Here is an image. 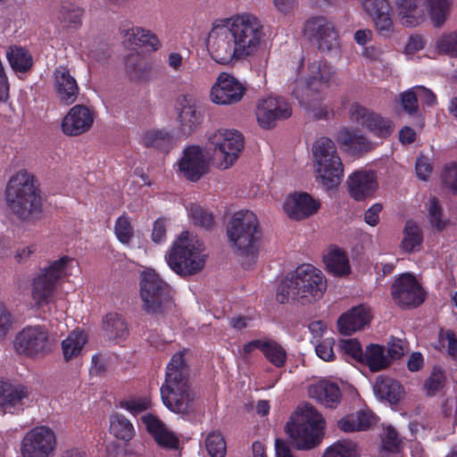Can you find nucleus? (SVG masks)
<instances>
[{
	"label": "nucleus",
	"mask_w": 457,
	"mask_h": 457,
	"mask_svg": "<svg viewBox=\"0 0 457 457\" xmlns=\"http://www.w3.org/2000/svg\"><path fill=\"white\" fill-rule=\"evenodd\" d=\"M227 235L237 254L245 257L244 269H252L258 258V245L262 236L257 216L248 210L236 212L228 223Z\"/></svg>",
	"instance_id": "f257e3e1"
},
{
	"label": "nucleus",
	"mask_w": 457,
	"mask_h": 457,
	"mask_svg": "<svg viewBox=\"0 0 457 457\" xmlns=\"http://www.w3.org/2000/svg\"><path fill=\"white\" fill-rule=\"evenodd\" d=\"M188 377L183 353H174L166 367L165 380L161 387L162 403L173 412L186 411L195 399Z\"/></svg>",
	"instance_id": "f03ea898"
},
{
	"label": "nucleus",
	"mask_w": 457,
	"mask_h": 457,
	"mask_svg": "<svg viewBox=\"0 0 457 457\" xmlns=\"http://www.w3.org/2000/svg\"><path fill=\"white\" fill-rule=\"evenodd\" d=\"M5 198L8 208L21 220L32 219L41 212L42 201L37 179L26 170H20L9 179Z\"/></svg>",
	"instance_id": "7ed1b4c3"
},
{
	"label": "nucleus",
	"mask_w": 457,
	"mask_h": 457,
	"mask_svg": "<svg viewBox=\"0 0 457 457\" xmlns=\"http://www.w3.org/2000/svg\"><path fill=\"white\" fill-rule=\"evenodd\" d=\"M327 289V281L322 271L312 264L303 263L283 279L277 291L276 299L280 303L292 300L314 299L323 295Z\"/></svg>",
	"instance_id": "20e7f679"
},
{
	"label": "nucleus",
	"mask_w": 457,
	"mask_h": 457,
	"mask_svg": "<svg viewBox=\"0 0 457 457\" xmlns=\"http://www.w3.org/2000/svg\"><path fill=\"white\" fill-rule=\"evenodd\" d=\"M204 246L197 236L183 231L170 245L165 259L168 266L182 278L200 272L206 262Z\"/></svg>",
	"instance_id": "39448f33"
},
{
	"label": "nucleus",
	"mask_w": 457,
	"mask_h": 457,
	"mask_svg": "<svg viewBox=\"0 0 457 457\" xmlns=\"http://www.w3.org/2000/svg\"><path fill=\"white\" fill-rule=\"evenodd\" d=\"M74 262V258L62 255L39 269L31 283V297L37 308L54 300L58 285L71 275Z\"/></svg>",
	"instance_id": "423d86ee"
},
{
	"label": "nucleus",
	"mask_w": 457,
	"mask_h": 457,
	"mask_svg": "<svg viewBox=\"0 0 457 457\" xmlns=\"http://www.w3.org/2000/svg\"><path fill=\"white\" fill-rule=\"evenodd\" d=\"M324 419L311 404L298 408V411L287 423L286 429L299 450H310L321 442Z\"/></svg>",
	"instance_id": "0eeeda50"
},
{
	"label": "nucleus",
	"mask_w": 457,
	"mask_h": 457,
	"mask_svg": "<svg viewBox=\"0 0 457 457\" xmlns=\"http://www.w3.org/2000/svg\"><path fill=\"white\" fill-rule=\"evenodd\" d=\"M140 298L142 308L151 315H161L174 306L172 289L153 269L140 274Z\"/></svg>",
	"instance_id": "6e6552de"
},
{
	"label": "nucleus",
	"mask_w": 457,
	"mask_h": 457,
	"mask_svg": "<svg viewBox=\"0 0 457 457\" xmlns=\"http://www.w3.org/2000/svg\"><path fill=\"white\" fill-rule=\"evenodd\" d=\"M312 154L316 163L317 179L329 190L336 188L344 176V166L335 143L327 137L315 140Z\"/></svg>",
	"instance_id": "1a4fd4ad"
},
{
	"label": "nucleus",
	"mask_w": 457,
	"mask_h": 457,
	"mask_svg": "<svg viewBox=\"0 0 457 457\" xmlns=\"http://www.w3.org/2000/svg\"><path fill=\"white\" fill-rule=\"evenodd\" d=\"M245 147L243 135L236 129H220L208 137L207 152L218 162V167L226 170L238 159Z\"/></svg>",
	"instance_id": "9d476101"
},
{
	"label": "nucleus",
	"mask_w": 457,
	"mask_h": 457,
	"mask_svg": "<svg viewBox=\"0 0 457 457\" xmlns=\"http://www.w3.org/2000/svg\"><path fill=\"white\" fill-rule=\"evenodd\" d=\"M227 27L243 58L252 55L258 49L263 32L256 16L251 13L237 15L228 21Z\"/></svg>",
	"instance_id": "9b49d317"
},
{
	"label": "nucleus",
	"mask_w": 457,
	"mask_h": 457,
	"mask_svg": "<svg viewBox=\"0 0 457 457\" xmlns=\"http://www.w3.org/2000/svg\"><path fill=\"white\" fill-rule=\"evenodd\" d=\"M335 73L334 67L325 60L320 59L310 62L304 76V87H295L292 91L293 96L301 104H310L311 96L328 87L330 79Z\"/></svg>",
	"instance_id": "f8f14e48"
},
{
	"label": "nucleus",
	"mask_w": 457,
	"mask_h": 457,
	"mask_svg": "<svg viewBox=\"0 0 457 457\" xmlns=\"http://www.w3.org/2000/svg\"><path fill=\"white\" fill-rule=\"evenodd\" d=\"M49 334L45 326H26L13 340L17 353L30 358L45 356L49 351Z\"/></svg>",
	"instance_id": "ddd939ff"
},
{
	"label": "nucleus",
	"mask_w": 457,
	"mask_h": 457,
	"mask_svg": "<svg viewBox=\"0 0 457 457\" xmlns=\"http://www.w3.org/2000/svg\"><path fill=\"white\" fill-rule=\"evenodd\" d=\"M208 51L218 63L228 64L234 60L244 59L235 46L234 38L227 26L212 29L207 41Z\"/></svg>",
	"instance_id": "4468645a"
},
{
	"label": "nucleus",
	"mask_w": 457,
	"mask_h": 457,
	"mask_svg": "<svg viewBox=\"0 0 457 457\" xmlns=\"http://www.w3.org/2000/svg\"><path fill=\"white\" fill-rule=\"evenodd\" d=\"M56 446L54 432L46 426L30 429L21 441L23 457H50Z\"/></svg>",
	"instance_id": "2eb2a0df"
},
{
	"label": "nucleus",
	"mask_w": 457,
	"mask_h": 457,
	"mask_svg": "<svg viewBox=\"0 0 457 457\" xmlns=\"http://www.w3.org/2000/svg\"><path fill=\"white\" fill-rule=\"evenodd\" d=\"M349 115L353 122L361 125L378 137L386 138L394 132L395 124L392 120L381 116L359 103L351 104Z\"/></svg>",
	"instance_id": "dca6fc26"
},
{
	"label": "nucleus",
	"mask_w": 457,
	"mask_h": 457,
	"mask_svg": "<svg viewBox=\"0 0 457 457\" xmlns=\"http://www.w3.org/2000/svg\"><path fill=\"white\" fill-rule=\"evenodd\" d=\"M304 34L317 43L320 52H329L338 46V32L324 16L311 17L304 24Z\"/></svg>",
	"instance_id": "f3484780"
},
{
	"label": "nucleus",
	"mask_w": 457,
	"mask_h": 457,
	"mask_svg": "<svg viewBox=\"0 0 457 457\" xmlns=\"http://www.w3.org/2000/svg\"><path fill=\"white\" fill-rule=\"evenodd\" d=\"M391 294L398 305L407 307H418L426 298L422 287L410 273L403 274L393 283Z\"/></svg>",
	"instance_id": "a211bd4d"
},
{
	"label": "nucleus",
	"mask_w": 457,
	"mask_h": 457,
	"mask_svg": "<svg viewBox=\"0 0 457 457\" xmlns=\"http://www.w3.org/2000/svg\"><path fill=\"white\" fill-rule=\"evenodd\" d=\"M291 115L290 104L281 96H269L260 100L257 104V120L263 129H271L278 120L287 119Z\"/></svg>",
	"instance_id": "6ab92c4d"
},
{
	"label": "nucleus",
	"mask_w": 457,
	"mask_h": 457,
	"mask_svg": "<svg viewBox=\"0 0 457 457\" xmlns=\"http://www.w3.org/2000/svg\"><path fill=\"white\" fill-rule=\"evenodd\" d=\"M245 87L232 75L221 72L211 89V99L217 104H234L241 101Z\"/></svg>",
	"instance_id": "aec40b11"
},
{
	"label": "nucleus",
	"mask_w": 457,
	"mask_h": 457,
	"mask_svg": "<svg viewBox=\"0 0 457 457\" xmlns=\"http://www.w3.org/2000/svg\"><path fill=\"white\" fill-rule=\"evenodd\" d=\"M178 166L183 177L192 182L198 181L209 170L202 148L195 145L184 149Z\"/></svg>",
	"instance_id": "412c9836"
},
{
	"label": "nucleus",
	"mask_w": 457,
	"mask_h": 457,
	"mask_svg": "<svg viewBox=\"0 0 457 457\" xmlns=\"http://www.w3.org/2000/svg\"><path fill=\"white\" fill-rule=\"evenodd\" d=\"M320 207V202L304 192L288 195L284 204L287 215L295 220L309 218L316 213Z\"/></svg>",
	"instance_id": "4be33fe9"
},
{
	"label": "nucleus",
	"mask_w": 457,
	"mask_h": 457,
	"mask_svg": "<svg viewBox=\"0 0 457 457\" xmlns=\"http://www.w3.org/2000/svg\"><path fill=\"white\" fill-rule=\"evenodd\" d=\"M93 122V112L86 105L76 104L64 116L62 129L68 136H79L89 130Z\"/></svg>",
	"instance_id": "5701e85b"
},
{
	"label": "nucleus",
	"mask_w": 457,
	"mask_h": 457,
	"mask_svg": "<svg viewBox=\"0 0 457 457\" xmlns=\"http://www.w3.org/2000/svg\"><path fill=\"white\" fill-rule=\"evenodd\" d=\"M29 401V391L23 385H12L0 380V406L9 412L24 410Z\"/></svg>",
	"instance_id": "b1692460"
},
{
	"label": "nucleus",
	"mask_w": 457,
	"mask_h": 457,
	"mask_svg": "<svg viewBox=\"0 0 457 457\" xmlns=\"http://www.w3.org/2000/svg\"><path fill=\"white\" fill-rule=\"evenodd\" d=\"M350 195L356 201H362L373 195L378 188L376 173L373 170L354 171L347 179Z\"/></svg>",
	"instance_id": "393cba45"
},
{
	"label": "nucleus",
	"mask_w": 457,
	"mask_h": 457,
	"mask_svg": "<svg viewBox=\"0 0 457 457\" xmlns=\"http://www.w3.org/2000/svg\"><path fill=\"white\" fill-rule=\"evenodd\" d=\"M54 79V87L59 100L67 105L73 104L78 98L79 87L69 69L63 66L56 67Z\"/></svg>",
	"instance_id": "a878e982"
},
{
	"label": "nucleus",
	"mask_w": 457,
	"mask_h": 457,
	"mask_svg": "<svg viewBox=\"0 0 457 457\" xmlns=\"http://www.w3.org/2000/svg\"><path fill=\"white\" fill-rule=\"evenodd\" d=\"M308 393L310 397L327 408H337L342 400V393L338 385L328 379H321L311 385Z\"/></svg>",
	"instance_id": "bb28decb"
},
{
	"label": "nucleus",
	"mask_w": 457,
	"mask_h": 457,
	"mask_svg": "<svg viewBox=\"0 0 457 457\" xmlns=\"http://www.w3.org/2000/svg\"><path fill=\"white\" fill-rule=\"evenodd\" d=\"M178 120L185 135H190L202 121V115L196 111L195 100L188 96H180L177 99Z\"/></svg>",
	"instance_id": "cd10ccee"
},
{
	"label": "nucleus",
	"mask_w": 457,
	"mask_h": 457,
	"mask_svg": "<svg viewBox=\"0 0 457 457\" xmlns=\"http://www.w3.org/2000/svg\"><path fill=\"white\" fill-rule=\"evenodd\" d=\"M370 309L361 304L353 307L343 313L337 320V327L340 334L350 336L352 333L363 328L370 320Z\"/></svg>",
	"instance_id": "c85d7f7f"
},
{
	"label": "nucleus",
	"mask_w": 457,
	"mask_h": 457,
	"mask_svg": "<svg viewBox=\"0 0 457 457\" xmlns=\"http://www.w3.org/2000/svg\"><path fill=\"white\" fill-rule=\"evenodd\" d=\"M373 391L379 400L386 401L391 404H396L402 398L403 386L394 378L380 375L376 378Z\"/></svg>",
	"instance_id": "c756f323"
},
{
	"label": "nucleus",
	"mask_w": 457,
	"mask_h": 457,
	"mask_svg": "<svg viewBox=\"0 0 457 457\" xmlns=\"http://www.w3.org/2000/svg\"><path fill=\"white\" fill-rule=\"evenodd\" d=\"M374 416L370 411L349 413L337 421V427L344 432L365 431L374 424Z\"/></svg>",
	"instance_id": "7c9ffc66"
},
{
	"label": "nucleus",
	"mask_w": 457,
	"mask_h": 457,
	"mask_svg": "<svg viewBox=\"0 0 457 457\" xmlns=\"http://www.w3.org/2000/svg\"><path fill=\"white\" fill-rule=\"evenodd\" d=\"M83 9L74 3L63 0L56 13V20L63 29H78L81 25Z\"/></svg>",
	"instance_id": "2f4dec72"
},
{
	"label": "nucleus",
	"mask_w": 457,
	"mask_h": 457,
	"mask_svg": "<svg viewBox=\"0 0 457 457\" xmlns=\"http://www.w3.org/2000/svg\"><path fill=\"white\" fill-rule=\"evenodd\" d=\"M125 37L131 45L145 47L151 52H155L161 47L158 37L150 30L141 27H132L128 29Z\"/></svg>",
	"instance_id": "473e14b6"
},
{
	"label": "nucleus",
	"mask_w": 457,
	"mask_h": 457,
	"mask_svg": "<svg viewBox=\"0 0 457 457\" xmlns=\"http://www.w3.org/2000/svg\"><path fill=\"white\" fill-rule=\"evenodd\" d=\"M142 143L145 147H152L168 153L175 145V139L169 131L152 129L143 134Z\"/></svg>",
	"instance_id": "72a5a7b5"
},
{
	"label": "nucleus",
	"mask_w": 457,
	"mask_h": 457,
	"mask_svg": "<svg viewBox=\"0 0 457 457\" xmlns=\"http://www.w3.org/2000/svg\"><path fill=\"white\" fill-rule=\"evenodd\" d=\"M324 263L328 271L335 276L343 277L351 271L347 254L338 247L331 249L324 256Z\"/></svg>",
	"instance_id": "f704fd0d"
},
{
	"label": "nucleus",
	"mask_w": 457,
	"mask_h": 457,
	"mask_svg": "<svg viewBox=\"0 0 457 457\" xmlns=\"http://www.w3.org/2000/svg\"><path fill=\"white\" fill-rule=\"evenodd\" d=\"M103 328L110 339L124 340L129 336L128 323L123 315L107 313L103 320Z\"/></svg>",
	"instance_id": "c9c22d12"
},
{
	"label": "nucleus",
	"mask_w": 457,
	"mask_h": 457,
	"mask_svg": "<svg viewBox=\"0 0 457 457\" xmlns=\"http://www.w3.org/2000/svg\"><path fill=\"white\" fill-rule=\"evenodd\" d=\"M125 70L130 79L146 80L150 74V66L145 57L138 53H131L125 59Z\"/></svg>",
	"instance_id": "e433bc0d"
},
{
	"label": "nucleus",
	"mask_w": 457,
	"mask_h": 457,
	"mask_svg": "<svg viewBox=\"0 0 457 457\" xmlns=\"http://www.w3.org/2000/svg\"><path fill=\"white\" fill-rule=\"evenodd\" d=\"M262 353L270 364L278 369L283 368L287 363V350L274 339L263 340Z\"/></svg>",
	"instance_id": "4c0bfd02"
},
{
	"label": "nucleus",
	"mask_w": 457,
	"mask_h": 457,
	"mask_svg": "<svg viewBox=\"0 0 457 457\" xmlns=\"http://www.w3.org/2000/svg\"><path fill=\"white\" fill-rule=\"evenodd\" d=\"M87 343V337L82 331L73 330L62 341L63 359L69 361L78 357Z\"/></svg>",
	"instance_id": "58836bf2"
},
{
	"label": "nucleus",
	"mask_w": 457,
	"mask_h": 457,
	"mask_svg": "<svg viewBox=\"0 0 457 457\" xmlns=\"http://www.w3.org/2000/svg\"><path fill=\"white\" fill-rule=\"evenodd\" d=\"M110 433L119 440L129 442L135 436V428L124 415L114 413L110 419Z\"/></svg>",
	"instance_id": "ea45409f"
},
{
	"label": "nucleus",
	"mask_w": 457,
	"mask_h": 457,
	"mask_svg": "<svg viewBox=\"0 0 457 457\" xmlns=\"http://www.w3.org/2000/svg\"><path fill=\"white\" fill-rule=\"evenodd\" d=\"M361 363H365L371 371L375 372L386 369L390 362L385 355L383 346L370 344L366 347Z\"/></svg>",
	"instance_id": "a19ab883"
},
{
	"label": "nucleus",
	"mask_w": 457,
	"mask_h": 457,
	"mask_svg": "<svg viewBox=\"0 0 457 457\" xmlns=\"http://www.w3.org/2000/svg\"><path fill=\"white\" fill-rule=\"evenodd\" d=\"M423 241V235L420 227L412 220H408L403 230V238L401 247L404 252L419 251Z\"/></svg>",
	"instance_id": "79ce46f5"
},
{
	"label": "nucleus",
	"mask_w": 457,
	"mask_h": 457,
	"mask_svg": "<svg viewBox=\"0 0 457 457\" xmlns=\"http://www.w3.org/2000/svg\"><path fill=\"white\" fill-rule=\"evenodd\" d=\"M397 7L403 24L415 27L420 23L422 15L417 0H397Z\"/></svg>",
	"instance_id": "37998d69"
},
{
	"label": "nucleus",
	"mask_w": 457,
	"mask_h": 457,
	"mask_svg": "<svg viewBox=\"0 0 457 457\" xmlns=\"http://www.w3.org/2000/svg\"><path fill=\"white\" fill-rule=\"evenodd\" d=\"M7 59L11 67L19 72L28 71L33 63L29 52L21 46L11 48V51L7 53Z\"/></svg>",
	"instance_id": "c03bdc74"
},
{
	"label": "nucleus",
	"mask_w": 457,
	"mask_h": 457,
	"mask_svg": "<svg viewBox=\"0 0 457 457\" xmlns=\"http://www.w3.org/2000/svg\"><path fill=\"white\" fill-rule=\"evenodd\" d=\"M323 457H359L357 445L351 440H338L326 450Z\"/></svg>",
	"instance_id": "a18cd8bd"
},
{
	"label": "nucleus",
	"mask_w": 457,
	"mask_h": 457,
	"mask_svg": "<svg viewBox=\"0 0 457 457\" xmlns=\"http://www.w3.org/2000/svg\"><path fill=\"white\" fill-rule=\"evenodd\" d=\"M119 406L129 411L132 416L137 417L138 414L151 409V399L147 396L134 395L120 400Z\"/></svg>",
	"instance_id": "49530a36"
},
{
	"label": "nucleus",
	"mask_w": 457,
	"mask_h": 457,
	"mask_svg": "<svg viewBox=\"0 0 457 457\" xmlns=\"http://www.w3.org/2000/svg\"><path fill=\"white\" fill-rule=\"evenodd\" d=\"M371 18L379 36L384 37H390L393 35L395 27L393 21V10L391 7L386 11L385 10L380 12Z\"/></svg>",
	"instance_id": "de8ad7c7"
},
{
	"label": "nucleus",
	"mask_w": 457,
	"mask_h": 457,
	"mask_svg": "<svg viewBox=\"0 0 457 457\" xmlns=\"http://www.w3.org/2000/svg\"><path fill=\"white\" fill-rule=\"evenodd\" d=\"M114 234L122 245H129L134 237V228L129 217L123 213L114 223Z\"/></svg>",
	"instance_id": "09e8293b"
},
{
	"label": "nucleus",
	"mask_w": 457,
	"mask_h": 457,
	"mask_svg": "<svg viewBox=\"0 0 457 457\" xmlns=\"http://www.w3.org/2000/svg\"><path fill=\"white\" fill-rule=\"evenodd\" d=\"M430 9V18L433 24L439 28L445 20L449 12V0H427Z\"/></svg>",
	"instance_id": "8fccbe9b"
},
{
	"label": "nucleus",
	"mask_w": 457,
	"mask_h": 457,
	"mask_svg": "<svg viewBox=\"0 0 457 457\" xmlns=\"http://www.w3.org/2000/svg\"><path fill=\"white\" fill-rule=\"evenodd\" d=\"M445 376L441 368L435 367L431 374L425 379L423 387L427 395L435 396L445 386Z\"/></svg>",
	"instance_id": "3c124183"
},
{
	"label": "nucleus",
	"mask_w": 457,
	"mask_h": 457,
	"mask_svg": "<svg viewBox=\"0 0 457 457\" xmlns=\"http://www.w3.org/2000/svg\"><path fill=\"white\" fill-rule=\"evenodd\" d=\"M205 448L211 457H225L226 455V443L219 432L208 434L205 439Z\"/></svg>",
	"instance_id": "603ef678"
},
{
	"label": "nucleus",
	"mask_w": 457,
	"mask_h": 457,
	"mask_svg": "<svg viewBox=\"0 0 457 457\" xmlns=\"http://www.w3.org/2000/svg\"><path fill=\"white\" fill-rule=\"evenodd\" d=\"M439 54H445L451 57H457V29L443 34L436 43Z\"/></svg>",
	"instance_id": "864d4df0"
},
{
	"label": "nucleus",
	"mask_w": 457,
	"mask_h": 457,
	"mask_svg": "<svg viewBox=\"0 0 457 457\" xmlns=\"http://www.w3.org/2000/svg\"><path fill=\"white\" fill-rule=\"evenodd\" d=\"M401 105L405 113L415 117L419 114V98L416 88H410L400 94Z\"/></svg>",
	"instance_id": "5fc2aeb1"
},
{
	"label": "nucleus",
	"mask_w": 457,
	"mask_h": 457,
	"mask_svg": "<svg viewBox=\"0 0 457 457\" xmlns=\"http://www.w3.org/2000/svg\"><path fill=\"white\" fill-rule=\"evenodd\" d=\"M190 215L194 223L197 226L209 229L214 224L212 214L198 204L190 206Z\"/></svg>",
	"instance_id": "6e6d98bb"
},
{
	"label": "nucleus",
	"mask_w": 457,
	"mask_h": 457,
	"mask_svg": "<svg viewBox=\"0 0 457 457\" xmlns=\"http://www.w3.org/2000/svg\"><path fill=\"white\" fill-rule=\"evenodd\" d=\"M401 444L396 430L393 427H388L382 438L381 449L386 453H397L401 450Z\"/></svg>",
	"instance_id": "4d7b16f0"
},
{
	"label": "nucleus",
	"mask_w": 457,
	"mask_h": 457,
	"mask_svg": "<svg viewBox=\"0 0 457 457\" xmlns=\"http://www.w3.org/2000/svg\"><path fill=\"white\" fill-rule=\"evenodd\" d=\"M443 210L439 204V201L436 197H432L429 200L428 207V219L432 227L436 230L442 231L446 225V222L442 220Z\"/></svg>",
	"instance_id": "13d9d810"
},
{
	"label": "nucleus",
	"mask_w": 457,
	"mask_h": 457,
	"mask_svg": "<svg viewBox=\"0 0 457 457\" xmlns=\"http://www.w3.org/2000/svg\"><path fill=\"white\" fill-rule=\"evenodd\" d=\"M338 139L341 144L351 147L359 146L360 149H366L369 145V142L365 137L357 135L349 129L342 130Z\"/></svg>",
	"instance_id": "bf43d9fd"
},
{
	"label": "nucleus",
	"mask_w": 457,
	"mask_h": 457,
	"mask_svg": "<svg viewBox=\"0 0 457 457\" xmlns=\"http://www.w3.org/2000/svg\"><path fill=\"white\" fill-rule=\"evenodd\" d=\"M342 350L359 362L363 361V353L361 345L356 338L342 340L340 342Z\"/></svg>",
	"instance_id": "052dcab7"
},
{
	"label": "nucleus",
	"mask_w": 457,
	"mask_h": 457,
	"mask_svg": "<svg viewBox=\"0 0 457 457\" xmlns=\"http://www.w3.org/2000/svg\"><path fill=\"white\" fill-rule=\"evenodd\" d=\"M335 340L332 337L322 339L315 347L317 355L325 361H331L335 359L333 346Z\"/></svg>",
	"instance_id": "680f3d73"
},
{
	"label": "nucleus",
	"mask_w": 457,
	"mask_h": 457,
	"mask_svg": "<svg viewBox=\"0 0 457 457\" xmlns=\"http://www.w3.org/2000/svg\"><path fill=\"white\" fill-rule=\"evenodd\" d=\"M442 180L445 186L450 187L454 194H457V163L451 162L445 166Z\"/></svg>",
	"instance_id": "e2e57ef3"
},
{
	"label": "nucleus",
	"mask_w": 457,
	"mask_h": 457,
	"mask_svg": "<svg viewBox=\"0 0 457 457\" xmlns=\"http://www.w3.org/2000/svg\"><path fill=\"white\" fill-rule=\"evenodd\" d=\"M361 4L363 9L370 17L390 8L387 0H361Z\"/></svg>",
	"instance_id": "0e129e2a"
},
{
	"label": "nucleus",
	"mask_w": 457,
	"mask_h": 457,
	"mask_svg": "<svg viewBox=\"0 0 457 457\" xmlns=\"http://www.w3.org/2000/svg\"><path fill=\"white\" fill-rule=\"evenodd\" d=\"M155 442L159 446L166 449H177L179 444L177 436L168 428L160 437L156 438Z\"/></svg>",
	"instance_id": "69168bd1"
},
{
	"label": "nucleus",
	"mask_w": 457,
	"mask_h": 457,
	"mask_svg": "<svg viewBox=\"0 0 457 457\" xmlns=\"http://www.w3.org/2000/svg\"><path fill=\"white\" fill-rule=\"evenodd\" d=\"M142 422L145 424L146 431L149 435L156 434L165 424L155 415L152 413L145 414L141 417Z\"/></svg>",
	"instance_id": "338daca9"
},
{
	"label": "nucleus",
	"mask_w": 457,
	"mask_h": 457,
	"mask_svg": "<svg viewBox=\"0 0 457 457\" xmlns=\"http://www.w3.org/2000/svg\"><path fill=\"white\" fill-rule=\"evenodd\" d=\"M166 224L164 219H157L153 225L152 240L161 244L166 239Z\"/></svg>",
	"instance_id": "774afa93"
}]
</instances>
